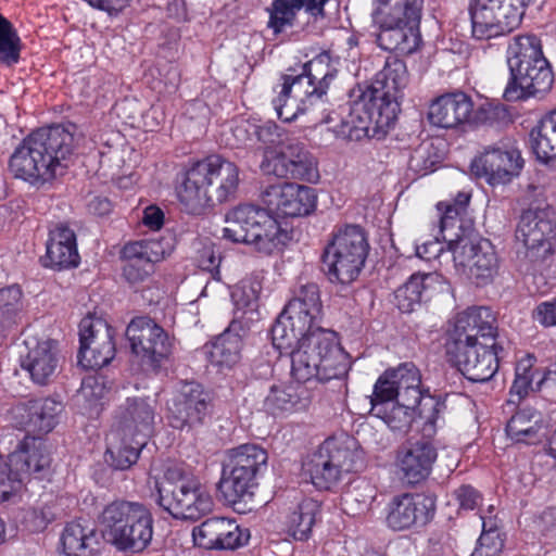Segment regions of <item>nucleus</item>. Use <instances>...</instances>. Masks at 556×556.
Segmentation results:
<instances>
[{"mask_svg": "<svg viewBox=\"0 0 556 556\" xmlns=\"http://www.w3.org/2000/svg\"><path fill=\"white\" fill-rule=\"evenodd\" d=\"M455 266L477 286L490 283L498 271L494 247L486 239L458 238L448 241Z\"/></svg>", "mask_w": 556, "mask_h": 556, "instance_id": "15", "label": "nucleus"}, {"mask_svg": "<svg viewBox=\"0 0 556 556\" xmlns=\"http://www.w3.org/2000/svg\"><path fill=\"white\" fill-rule=\"evenodd\" d=\"M539 60H546L543 55L541 40L534 35H522L514 38L507 49V64L510 77L527 72L530 67L540 64Z\"/></svg>", "mask_w": 556, "mask_h": 556, "instance_id": "39", "label": "nucleus"}, {"mask_svg": "<svg viewBox=\"0 0 556 556\" xmlns=\"http://www.w3.org/2000/svg\"><path fill=\"white\" fill-rule=\"evenodd\" d=\"M455 496L459 508L465 510L475 509L482 501L480 493L471 485H462L455 491Z\"/></svg>", "mask_w": 556, "mask_h": 556, "instance_id": "64", "label": "nucleus"}, {"mask_svg": "<svg viewBox=\"0 0 556 556\" xmlns=\"http://www.w3.org/2000/svg\"><path fill=\"white\" fill-rule=\"evenodd\" d=\"M261 169L278 178L317 184L320 175L316 157L295 139L282 142L275 154L265 152Z\"/></svg>", "mask_w": 556, "mask_h": 556, "instance_id": "14", "label": "nucleus"}, {"mask_svg": "<svg viewBox=\"0 0 556 556\" xmlns=\"http://www.w3.org/2000/svg\"><path fill=\"white\" fill-rule=\"evenodd\" d=\"M495 317L488 307H469L446 332L445 352L473 382L490 380L498 369Z\"/></svg>", "mask_w": 556, "mask_h": 556, "instance_id": "3", "label": "nucleus"}, {"mask_svg": "<svg viewBox=\"0 0 556 556\" xmlns=\"http://www.w3.org/2000/svg\"><path fill=\"white\" fill-rule=\"evenodd\" d=\"M98 323L106 321L101 318H94L91 316L81 319L79 324L80 346L89 345L90 348L99 349L102 339H99V332L96 330V324Z\"/></svg>", "mask_w": 556, "mask_h": 556, "instance_id": "61", "label": "nucleus"}, {"mask_svg": "<svg viewBox=\"0 0 556 556\" xmlns=\"http://www.w3.org/2000/svg\"><path fill=\"white\" fill-rule=\"evenodd\" d=\"M122 254L125 260L123 275L135 283L150 275L153 264L165 257V250L157 240H144L126 244Z\"/></svg>", "mask_w": 556, "mask_h": 556, "instance_id": "26", "label": "nucleus"}, {"mask_svg": "<svg viewBox=\"0 0 556 556\" xmlns=\"http://www.w3.org/2000/svg\"><path fill=\"white\" fill-rule=\"evenodd\" d=\"M21 40L12 24L0 14V64L13 65L18 62Z\"/></svg>", "mask_w": 556, "mask_h": 556, "instance_id": "54", "label": "nucleus"}, {"mask_svg": "<svg viewBox=\"0 0 556 556\" xmlns=\"http://www.w3.org/2000/svg\"><path fill=\"white\" fill-rule=\"evenodd\" d=\"M434 500L424 494L404 493L394 496L388 505L387 523L396 531L426 525L433 516Z\"/></svg>", "mask_w": 556, "mask_h": 556, "instance_id": "21", "label": "nucleus"}, {"mask_svg": "<svg viewBox=\"0 0 556 556\" xmlns=\"http://www.w3.org/2000/svg\"><path fill=\"white\" fill-rule=\"evenodd\" d=\"M154 519L148 507L109 541L117 551L141 553L150 545L153 538Z\"/></svg>", "mask_w": 556, "mask_h": 556, "instance_id": "34", "label": "nucleus"}, {"mask_svg": "<svg viewBox=\"0 0 556 556\" xmlns=\"http://www.w3.org/2000/svg\"><path fill=\"white\" fill-rule=\"evenodd\" d=\"M396 401H401L399 399V392L396 391V386L390 370H387L378 378L374 386V392L370 396L371 413L375 412V406L378 404L386 407Z\"/></svg>", "mask_w": 556, "mask_h": 556, "instance_id": "57", "label": "nucleus"}, {"mask_svg": "<svg viewBox=\"0 0 556 556\" xmlns=\"http://www.w3.org/2000/svg\"><path fill=\"white\" fill-rule=\"evenodd\" d=\"M248 530H242L235 520L210 518L192 530L194 543L206 549H233L249 540Z\"/></svg>", "mask_w": 556, "mask_h": 556, "instance_id": "23", "label": "nucleus"}, {"mask_svg": "<svg viewBox=\"0 0 556 556\" xmlns=\"http://www.w3.org/2000/svg\"><path fill=\"white\" fill-rule=\"evenodd\" d=\"M262 285L256 278L242 279L231 291V300L235 306V318L244 325L254 319L258 306V298Z\"/></svg>", "mask_w": 556, "mask_h": 556, "instance_id": "44", "label": "nucleus"}, {"mask_svg": "<svg viewBox=\"0 0 556 556\" xmlns=\"http://www.w3.org/2000/svg\"><path fill=\"white\" fill-rule=\"evenodd\" d=\"M326 2L327 0H273L266 9L267 27L274 35L281 34L286 28L294 26L298 13L302 9L314 18L324 17Z\"/></svg>", "mask_w": 556, "mask_h": 556, "instance_id": "31", "label": "nucleus"}, {"mask_svg": "<svg viewBox=\"0 0 556 556\" xmlns=\"http://www.w3.org/2000/svg\"><path fill=\"white\" fill-rule=\"evenodd\" d=\"M155 401L149 397H128L119 407L115 429L124 437L146 441L155 421Z\"/></svg>", "mask_w": 556, "mask_h": 556, "instance_id": "22", "label": "nucleus"}, {"mask_svg": "<svg viewBox=\"0 0 556 556\" xmlns=\"http://www.w3.org/2000/svg\"><path fill=\"white\" fill-rule=\"evenodd\" d=\"M321 301L316 283L301 285L271 327V340L279 351H291V375L299 382H321L344 377L348 354L336 334L318 326Z\"/></svg>", "mask_w": 556, "mask_h": 556, "instance_id": "1", "label": "nucleus"}, {"mask_svg": "<svg viewBox=\"0 0 556 556\" xmlns=\"http://www.w3.org/2000/svg\"><path fill=\"white\" fill-rule=\"evenodd\" d=\"M303 390L295 387H273L264 400V407L273 415L303 409L306 399L302 397Z\"/></svg>", "mask_w": 556, "mask_h": 556, "instance_id": "49", "label": "nucleus"}, {"mask_svg": "<svg viewBox=\"0 0 556 556\" xmlns=\"http://www.w3.org/2000/svg\"><path fill=\"white\" fill-rule=\"evenodd\" d=\"M288 239V232L268 213L245 244L251 245L260 253L269 255L279 251Z\"/></svg>", "mask_w": 556, "mask_h": 556, "instance_id": "46", "label": "nucleus"}, {"mask_svg": "<svg viewBox=\"0 0 556 556\" xmlns=\"http://www.w3.org/2000/svg\"><path fill=\"white\" fill-rule=\"evenodd\" d=\"M319 513V504L313 498H305L298 504L285 518L283 529L294 540L308 539Z\"/></svg>", "mask_w": 556, "mask_h": 556, "instance_id": "45", "label": "nucleus"}, {"mask_svg": "<svg viewBox=\"0 0 556 556\" xmlns=\"http://www.w3.org/2000/svg\"><path fill=\"white\" fill-rule=\"evenodd\" d=\"M108 391L109 388L104 377L88 376L83 379L81 387L74 397L75 404L81 409L83 414L98 415Z\"/></svg>", "mask_w": 556, "mask_h": 556, "instance_id": "48", "label": "nucleus"}, {"mask_svg": "<svg viewBox=\"0 0 556 556\" xmlns=\"http://www.w3.org/2000/svg\"><path fill=\"white\" fill-rule=\"evenodd\" d=\"M416 407L418 408V404L396 401L386 407L376 405L372 415L382 419L392 431L406 432L414 420Z\"/></svg>", "mask_w": 556, "mask_h": 556, "instance_id": "52", "label": "nucleus"}, {"mask_svg": "<svg viewBox=\"0 0 556 556\" xmlns=\"http://www.w3.org/2000/svg\"><path fill=\"white\" fill-rule=\"evenodd\" d=\"M21 300L22 291L16 286L0 290V318L7 325L15 324L21 318Z\"/></svg>", "mask_w": 556, "mask_h": 556, "instance_id": "56", "label": "nucleus"}, {"mask_svg": "<svg viewBox=\"0 0 556 556\" xmlns=\"http://www.w3.org/2000/svg\"><path fill=\"white\" fill-rule=\"evenodd\" d=\"M126 337L131 352L142 363L154 368H159L173 352L174 340L163 327L147 316L131 319L126 329Z\"/></svg>", "mask_w": 556, "mask_h": 556, "instance_id": "16", "label": "nucleus"}, {"mask_svg": "<svg viewBox=\"0 0 556 556\" xmlns=\"http://www.w3.org/2000/svg\"><path fill=\"white\" fill-rule=\"evenodd\" d=\"M337 61L324 51L302 66V73L318 88L319 94H326L330 83L337 76Z\"/></svg>", "mask_w": 556, "mask_h": 556, "instance_id": "51", "label": "nucleus"}, {"mask_svg": "<svg viewBox=\"0 0 556 556\" xmlns=\"http://www.w3.org/2000/svg\"><path fill=\"white\" fill-rule=\"evenodd\" d=\"M144 507L139 502L125 500H116L106 504L99 516V523L108 542L126 528Z\"/></svg>", "mask_w": 556, "mask_h": 556, "instance_id": "40", "label": "nucleus"}, {"mask_svg": "<svg viewBox=\"0 0 556 556\" xmlns=\"http://www.w3.org/2000/svg\"><path fill=\"white\" fill-rule=\"evenodd\" d=\"M248 323L233 319L229 327L211 344L208 359L218 368H231L241 358L243 333L248 330Z\"/></svg>", "mask_w": 556, "mask_h": 556, "instance_id": "33", "label": "nucleus"}, {"mask_svg": "<svg viewBox=\"0 0 556 556\" xmlns=\"http://www.w3.org/2000/svg\"><path fill=\"white\" fill-rule=\"evenodd\" d=\"M538 65L530 67L515 77H510L504 97L508 101L536 96L548 91L553 85V73L547 60H539Z\"/></svg>", "mask_w": 556, "mask_h": 556, "instance_id": "32", "label": "nucleus"}, {"mask_svg": "<svg viewBox=\"0 0 556 556\" xmlns=\"http://www.w3.org/2000/svg\"><path fill=\"white\" fill-rule=\"evenodd\" d=\"M97 543L94 528L87 521L74 520L63 528L58 551L60 556H93Z\"/></svg>", "mask_w": 556, "mask_h": 556, "instance_id": "37", "label": "nucleus"}, {"mask_svg": "<svg viewBox=\"0 0 556 556\" xmlns=\"http://www.w3.org/2000/svg\"><path fill=\"white\" fill-rule=\"evenodd\" d=\"M238 185L237 165L214 154L192 163L177 175L176 194L184 211L197 215L213 201H228Z\"/></svg>", "mask_w": 556, "mask_h": 556, "instance_id": "5", "label": "nucleus"}, {"mask_svg": "<svg viewBox=\"0 0 556 556\" xmlns=\"http://www.w3.org/2000/svg\"><path fill=\"white\" fill-rule=\"evenodd\" d=\"M211 397L195 382H186L168 403V420L172 427L192 428L204 422L210 414Z\"/></svg>", "mask_w": 556, "mask_h": 556, "instance_id": "19", "label": "nucleus"}, {"mask_svg": "<svg viewBox=\"0 0 556 556\" xmlns=\"http://www.w3.org/2000/svg\"><path fill=\"white\" fill-rule=\"evenodd\" d=\"M525 13V0H473L470 4L472 36L488 40L516 29Z\"/></svg>", "mask_w": 556, "mask_h": 556, "instance_id": "12", "label": "nucleus"}, {"mask_svg": "<svg viewBox=\"0 0 556 556\" xmlns=\"http://www.w3.org/2000/svg\"><path fill=\"white\" fill-rule=\"evenodd\" d=\"M419 21L392 22L389 25H376L378 46L386 51H396L403 54L413 53L419 43Z\"/></svg>", "mask_w": 556, "mask_h": 556, "instance_id": "38", "label": "nucleus"}, {"mask_svg": "<svg viewBox=\"0 0 556 556\" xmlns=\"http://www.w3.org/2000/svg\"><path fill=\"white\" fill-rule=\"evenodd\" d=\"M261 201L267 211L283 217H301L314 212L317 204L315 189L296 182H282L265 188Z\"/></svg>", "mask_w": 556, "mask_h": 556, "instance_id": "17", "label": "nucleus"}, {"mask_svg": "<svg viewBox=\"0 0 556 556\" xmlns=\"http://www.w3.org/2000/svg\"><path fill=\"white\" fill-rule=\"evenodd\" d=\"M278 126L273 123H264L262 125L243 122L236 126L233 135L241 142L252 141L253 137L260 142L274 144L279 137Z\"/></svg>", "mask_w": 556, "mask_h": 556, "instance_id": "55", "label": "nucleus"}, {"mask_svg": "<svg viewBox=\"0 0 556 556\" xmlns=\"http://www.w3.org/2000/svg\"><path fill=\"white\" fill-rule=\"evenodd\" d=\"M368 248L359 226L351 225L339 230L323 255V269L328 279L340 285L353 282L364 266Z\"/></svg>", "mask_w": 556, "mask_h": 556, "instance_id": "9", "label": "nucleus"}, {"mask_svg": "<svg viewBox=\"0 0 556 556\" xmlns=\"http://www.w3.org/2000/svg\"><path fill=\"white\" fill-rule=\"evenodd\" d=\"M472 108V101L466 93H445L430 104L428 118L434 126L454 128L469 119Z\"/></svg>", "mask_w": 556, "mask_h": 556, "instance_id": "30", "label": "nucleus"}, {"mask_svg": "<svg viewBox=\"0 0 556 556\" xmlns=\"http://www.w3.org/2000/svg\"><path fill=\"white\" fill-rule=\"evenodd\" d=\"M430 143L420 144L410 155L409 168L420 175H426L434 169L438 159L430 155Z\"/></svg>", "mask_w": 556, "mask_h": 556, "instance_id": "60", "label": "nucleus"}, {"mask_svg": "<svg viewBox=\"0 0 556 556\" xmlns=\"http://www.w3.org/2000/svg\"><path fill=\"white\" fill-rule=\"evenodd\" d=\"M533 319L544 327L556 326V299L540 303L533 311Z\"/></svg>", "mask_w": 556, "mask_h": 556, "instance_id": "63", "label": "nucleus"}, {"mask_svg": "<svg viewBox=\"0 0 556 556\" xmlns=\"http://www.w3.org/2000/svg\"><path fill=\"white\" fill-rule=\"evenodd\" d=\"M20 489V479L12 470L9 458L0 456V502L8 501Z\"/></svg>", "mask_w": 556, "mask_h": 556, "instance_id": "59", "label": "nucleus"}, {"mask_svg": "<svg viewBox=\"0 0 556 556\" xmlns=\"http://www.w3.org/2000/svg\"><path fill=\"white\" fill-rule=\"evenodd\" d=\"M79 263L74 231L65 225L50 230L45 265L53 268L75 267Z\"/></svg>", "mask_w": 556, "mask_h": 556, "instance_id": "36", "label": "nucleus"}, {"mask_svg": "<svg viewBox=\"0 0 556 556\" xmlns=\"http://www.w3.org/2000/svg\"><path fill=\"white\" fill-rule=\"evenodd\" d=\"M542 427L541 414L531 408L517 412L507 422V434L517 442L530 443L538 438Z\"/></svg>", "mask_w": 556, "mask_h": 556, "instance_id": "50", "label": "nucleus"}, {"mask_svg": "<svg viewBox=\"0 0 556 556\" xmlns=\"http://www.w3.org/2000/svg\"><path fill=\"white\" fill-rule=\"evenodd\" d=\"M542 388H553L556 391V363L549 368H542L534 355L527 354L516 364L507 404L518 405L531 392Z\"/></svg>", "mask_w": 556, "mask_h": 556, "instance_id": "20", "label": "nucleus"}, {"mask_svg": "<svg viewBox=\"0 0 556 556\" xmlns=\"http://www.w3.org/2000/svg\"><path fill=\"white\" fill-rule=\"evenodd\" d=\"M267 459V452L256 444H242L227 451L218 490L228 504L247 502L253 496Z\"/></svg>", "mask_w": 556, "mask_h": 556, "instance_id": "8", "label": "nucleus"}, {"mask_svg": "<svg viewBox=\"0 0 556 556\" xmlns=\"http://www.w3.org/2000/svg\"><path fill=\"white\" fill-rule=\"evenodd\" d=\"M532 152L542 163L556 159V111L545 114L529 134Z\"/></svg>", "mask_w": 556, "mask_h": 556, "instance_id": "42", "label": "nucleus"}, {"mask_svg": "<svg viewBox=\"0 0 556 556\" xmlns=\"http://www.w3.org/2000/svg\"><path fill=\"white\" fill-rule=\"evenodd\" d=\"M435 459L437 450L431 442L425 439L409 440L399 447L395 465L402 478L414 484L428 477Z\"/></svg>", "mask_w": 556, "mask_h": 556, "instance_id": "24", "label": "nucleus"}, {"mask_svg": "<svg viewBox=\"0 0 556 556\" xmlns=\"http://www.w3.org/2000/svg\"><path fill=\"white\" fill-rule=\"evenodd\" d=\"M471 194L468 191H459L452 202H440L438 210L441 212L440 216V231L443 232L448 227H452L456 217L464 213Z\"/></svg>", "mask_w": 556, "mask_h": 556, "instance_id": "58", "label": "nucleus"}, {"mask_svg": "<svg viewBox=\"0 0 556 556\" xmlns=\"http://www.w3.org/2000/svg\"><path fill=\"white\" fill-rule=\"evenodd\" d=\"M392 379L399 392V399L408 404H418V415L422 421L421 433L430 439L438 428L444 425L445 402L431 395H422L419 389L420 375L413 364H404L390 369Z\"/></svg>", "mask_w": 556, "mask_h": 556, "instance_id": "13", "label": "nucleus"}, {"mask_svg": "<svg viewBox=\"0 0 556 556\" xmlns=\"http://www.w3.org/2000/svg\"><path fill=\"white\" fill-rule=\"evenodd\" d=\"M73 128L55 125L27 136L10 157L14 177L37 185L61 175L74 149Z\"/></svg>", "mask_w": 556, "mask_h": 556, "instance_id": "4", "label": "nucleus"}, {"mask_svg": "<svg viewBox=\"0 0 556 556\" xmlns=\"http://www.w3.org/2000/svg\"><path fill=\"white\" fill-rule=\"evenodd\" d=\"M108 442L106 453L110 456L108 462H111V465L118 470H126L136 464L140 450L147 443L143 440L124 437L114 430L109 434Z\"/></svg>", "mask_w": 556, "mask_h": 556, "instance_id": "47", "label": "nucleus"}, {"mask_svg": "<svg viewBox=\"0 0 556 556\" xmlns=\"http://www.w3.org/2000/svg\"><path fill=\"white\" fill-rule=\"evenodd\" d=\"M96 330L99 332V339H102L99 349L84 345L78 351V363L89 369H99L106 366L115 355L112 327L108 323H98L96 324Z\"/></svg>", "mask_w": 556, "mask_h": 556, "instance_id": "43", "label": "nucleus"}, {"mask_svg": "<svg viewBox=\"0 0 556 556\" xmlns=\"http://www.w3.org/2000/svg\"><path fill=\"white\" fill-rule=\"evenodd\" d=\"M544 194L543 186L534 182L527 186L526 198L531 203L521 213L516 231V238L526 248V258L534 265L552 256L556 238L555 214Z\"/></svg>", "mask_w": 556, "mask_h": 556, "instance_id": "7", "label": "nucleus"}, {"mask_svg": "<svg viewBox=\"0 0 556 556\" xmlns=\"http://www.w3.org/2000/svg\"><path fill=\"white\" fill-rule=\"evenodd\" d=\"M281 79L273 105L277 116L283 122H292L299 114L319 102L324 96L319 94L316 85H313L303 73L283 75Z\"/></svg>", "mask_w": 556, "mask_h": 556, "instance_id": "18", "label": "nucleus"}, {"mask_svg": "<svg viewBox=\"0 0 556 556\" xmlns=\"http://www.w3.org/2000/svg\"><path fill=\"white\" fill-rule=\"evenodd\" d=\"M408 83L405 62L389 56L370 85H358L351 91L349 108L328 115L324 123L343 140L382 139L397 117L400 99Z\"/></svg>", "mask_w": 556, "mask_h": 556, "instance_id": "2", "label": "nucleus"}, {"mask_svg": "<svg viewBox=\"0 0 556 556\" xmlns=\"http://www.w3.org/2000/svg\"><path fill=\"white\" fill-rule=\"evenodd\" d=\"M156 503L176 519L197 520L210 513L213 500L199 478L181 465L168 466L154 478Z\"/></svg>", "mask_w": 556, "mask_h": 556, "instance_id": "6", "label": "nucleus"}, {"mask_svg": "<svg viewBox=\"0 0 556 556\" xmlns=\"http://www.w3.org/2000/svg\"><path fill=\"white\" fill-rule=\"evenodd\" d=\"M523 159L517 141L504 137L483 148L471 164V173L492 187L509 184L520 174Z\"/></svg>", "mask_w": 556, "mask_h": 556, "instance_id": "11", "label": "nucleus"}, {"mask_svg": "<svg viewBox=\"0 0 556 556\" xmlns=\"http://www.w3.org/2000/svg\"><path fill=\"white\" fill-rule=\"evenodd\" d=\"M356 456L353 439L330 438L309 457L304 469L316 488L328 490L354 470Z\"/></svg>", "mask_w": 556, "mask_h": 556, "instance_id": "10", "label": "nucleus"}, {"mask_svg": "<svg viewBox=\"0 0 556 556\" xmlns=\"http://www.w3.org/2000/svg\"><path fill=\"white\" fill-rule=\"evenodd\" d=\"M371 12L375 25L420 21L424 0H375Z\"/></svg>", "mask_w": 556, "mask_h": 556, "instance_id": "41", "label": "nucleus"}, {"mask_svg": "<svg viewBox=\"0 0 556 556\" xmlns=\"http://www.w3.org/2000/svg\"><path fill=\"white\" fill-rule=\"evenodd\" d=\"M9 460L22 486L33 475L47 471L51 464L48 445L41 437L27 435Z\"/></svg>", "mask_w": 556, "mask_h": 556, "instance_id": "25", "label": "nucleus"}, {"mask_svg": "<svg viewBox=\"0 0 556 556\" xmlns=\"http://www.w3.org/2000/svg\"><path fill=\"white\" fill-rule=\"evenodd\" d=\"M269 211L252 204L239 205L225 216L227 226L223 229V238L235 243H247Z\"/></svg>", "mask_w": 556, "mask_h": 556, "instance_id": "35", "label": "nucleus"}, {"mask_svg": "<svg viewBox=\"0 0 556 556\" xmlns=\"http://www.w3.org/2000/svg\"><path fill=\"white\" fill-rule=\"evenodd\" d=\"M27 353L22 356V368L27 370L34 382L47 384L56 372L59 356L56 342L52 340H27Z\"/></svg>", "mask_w": 556, "mask_h": 556, "instance_id": "27", "label": "nucleus"}, {"mask_svg": "<svg viewBox=\"0 0 556 556\" xmlns=\"http://www.w3.org/2000/svg\"><path fill=\"white\" fill-rule=\"evenodd\" d=\"M445 283L437 273L414 274L394 293L395 304L403 313H410L435 293L443 291Z\"/></svg>", "mask_w": 556, "mask_h": 556, "instance_id": "28", "label": "nucleus"}, {"mask_svg": "<svg viewBox=\"0 0 556 556\" xmlns=\"http://www.w3.org/2000/svg\"><path fill=\"white\" fill-rule=\"evenodd\" d=\"M63 410L61 402L47 397L29 401L16 408L18 425L28 433L46 434L58 424Z\"/></svg>", "mask_w": 556, "mask_h": 556, "instance_id": "29", "label": "nucleus"}, {"mask_svg": "<svg viewBox=\"0 0 556 556\" xmlns=\"http://www.w3.org/2000/svg\"><path fill=\"white\" fill-rule=\"evenodd\" d=\"M504 546L501 534H481L470 556H500Z\"/></svg>", "mask_w": 556, "mask_h": 556, "instance_id": "62", "label": "nucleus"}, {"mask_svg": "<svg viewBox=\"0 0 556 556\" xmlns=\"http://www.w3.org/2000/svg\"><path fill=\"white\" fill-rule=\"evenodd\" d=\"M375 494V490L369 483L365 481L358 482L343 494V510L352 516L364 513L370 506Z\"/></svg>", "mask_w": 556, "mask_h": 556, "instance_id": "53", "label": "nucleus"}]
</instances>
